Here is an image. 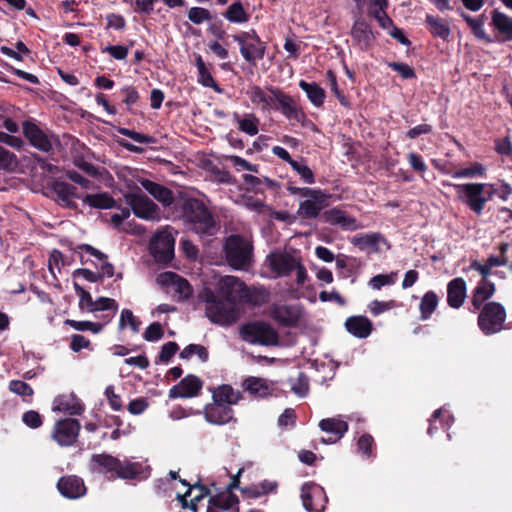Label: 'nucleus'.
<instances>
[{
	"label": "nucleus",
	"mask_w": 512,
	"mask_h": 512,
	"mask_svg": "<svg viewBox=\"0 0 512 512\" xmlns=\"http://www.w3.org/2000/svg\"><path fill=\"white\" fill-rule=\"evenodd\" d=\"M205 304V315L213 323L228 326L239 318V310L234 304L226 302L218 293L206 290L202 295Z\"/></svg>",
	"instance_id": "1"
},
{
	"label": "nucleus",
	"mask_w": 512,
	"mask_h": 512,
	"mask_svg": "<svg viewBox=\"0 0 512 512\" xmlns=\"http://www.w3.org/2000/svg\"><path fill=\"white\" fill-rule=\"evenodd\" d=\"M454 187L458 198L477 216L482 215L485 204L496 192L494 185L490 183L456 184Z\"/></svg>",
	"instance_id": "2"
},
{
	"label": "nucleus",
	"mask_w": 512,
	"mask_h": 512,
	"mask_svg": "<svg viewBox=\"0 0 512 512\" xmlns=\"http://www.w3.org/2000/svg\"><path fill=\"white\" fill-rule=\"evenodd\" d=\"M183 219L198 234L212 235L215 221L207 207L198 199H188L182 206Z\"/></svg>",
	"instance_id": "3"
},
{
	"label": "nucleus",
	"mask_w": 512,
	"mask_h": 512,
	"mask_svg": "<svg viewBox=\"0 0 512 512\" xmlns=\"http://www.w3.org/2000/svg\"><path fill=\"white\" fill-rule=\"evenodd\" d=\"M227 262L234 269H247L252 262L253 246L240 235H230L224 245Z\"/></svg>",
	"instance_id": "4"
},
{
	"label": "nucleus",
	"mask_w": 512,
	"mask_h": 512,
	"mask_svg": "<svg viewBox=\"0 0 512 512\" xmlns=\"http://www.w3.org/2000/svg\"><path fill=\"white\" fill-rule=\"evenodd\" d=\"M505 319L504 307L497 302H489L479 314L478 325L486 335H490L502 330Z\"/></svg>",
	"instance_id": "5"
},
{
	"label": "nucleus",
	"mask_w": 512,
	"mask_h": 512,
	"mask_svg": "<svg viewBox=\"0 0 512 512\" xmlns=\"http://www.w3.org/2000/svg\"><path fill=\"white\" fill-rule=\"evenodd\" d=\"M233 40L240 46L242 57L249 63L261 60L266 52V45L254 30L233 35Z\"/></svg>",
	"instance_id": "6"
},
{
	"label": "nucleus",
	"mask_w": 512,
	"mask_h": 512,
	"mask_svg": "<svg viewBox=\"0 0 512 512\" xmlns=\"http://www.w3.org/2000/svg\"><path fill=\"white\" fill-rule=\"evenodd\" d=\"M175 238L170 228L157 232L150 241V252L159 263H168L174 257Z\"/></svg>",
	"instance_id": "7"
},
{
	"label": "nucleus",
	"mask_w": 512,
	"mask_h": 512,
	"mask_svg": "<svg viewBox=\"0 0 512 512\" xmlns=\"http://www.w3.org/2000/svg\"><path fill=\"white\" fill-rule=\"evenodd\" d=\"M125 199L137 217L145 220H156L159 218L158 206L140 188H136L126 194Z\"/></svg>",
	"instance_id": "8"
},
{
	"label": "nucleus",
	"mask_w": 512,
	"mask_h": 512,
	"mask_svg": "<svg viewBox=\"0 0 512 512\" xmlns=\"http://www.w3.org/2000/svg\"><path fill=\"white\" fill-rule=\"evenodd\" d=\"M243 340L249 343H258L265 346L275 345L278 342L277 332L263 322L251 323L241 328Z\"/></svg>",
	"instance_id": "9"
},
{
	"label": "nucleus",
	"mask_w": 512,
	"mask_h": 512,
	"mask_svg": "<svg viewBox=\"0 0 512 512\" xmlns=\"http://www.w3.org/2000/svg\"><path fill=\"white\" fill-rule=\"evenodd\" d=\"M302 196L307 197L299 205L298 215L302 218L313 219L327 206L328 197L320 190L303 188Z\"/></svg>",
	"instance_id": "10"
},
{
	"label": "nucleus",
	"mask_w": 512,
	"mask_h": 512,
	"mask_svg": "<svg viewBox=\"0 0 512 512\" xmlns=\"http://www.w3.org/2000/svg\"><path fill=\"white\" fill-rule=\"evenodd\" d=\"M271 91L273 93L272 96L274 97V107H272V110H280L289 120L297 122L303 121L305 115L290 95L277 87H271Z\"/></svg>",
	"instance_id": "11"
},
{
	"label": "nucleus",
	"mask_w": 512,
	"mask_h": 512,
	"mask_svg": "<svg viewBox=\"0 0 512 512\" xmlns=\"http://www.w3.org/2000/svg\"><path fill=\"white\" fill-rule=\"evenodd\" d=\"M80 428L79 421L73 418L57 421L54 425L52 438L60 446H71L76 442Z\"/></svg>",
	"instance_id": "12"
},
{
	"label": "nucleus",
	"mask_w": 512,
	"mask_h": 512,
	"mask_svg": "<svg viewBox=\"0 0 512 512\" xmlns=\"http://www.w3.org/2000/svg\"><path fill=\"white\" fill-rule=\"evenodd\" d=\"M245 284L239 278L235 276H225L221 278L218 283L217 292L221 298H224L226 302L234 304L241 303Z\"/></svg>",
	"instance_id": "13"
},
{
	"label": "nucleus",
	"mask_w": 512,
	"mask_h": 512,
	"mask_svg": "<svg viewBox=\"0 0 512 512\" xmlns=\"http://www.w3.org/2000/svg\"><path fill=\"white\" fill-rule=\"evenodd\" d=\"M303 506L310 512H323L327 498L322 487L313 483H305L301 488Z\"/></svg>",
	"instance_id": "14"
},
{
	"label": "nucleus",
	"mask_w": 512,
	"mask_h": 512,
	"mask_svg": "<svg viewBox=\"0 0 512 512\" xmlns=\"http://www.w3.org/2000/svg\"><path fill=\"white\" fill-rule=\"evenodd\" d=\"M22 132L24 137L34 148L45 153H48L52 150L53 145L51 138L33 121H24L22 123Z\"/></svg>",
	"instance_id": "15"
},
{
	"label": "nucleus",
	"mask_w": 512,
	"mask_h": 512,
	"mask_svg": "<svg viewBox=\"0 0 512 512\" xmlns=\"http://www.w3.org/2000/svg\"><path fill=\"white\" fill-rule=\"evenodd\" d=\"M298 260L299 258L283 251L272 252L266 258L271 270L280 277L289 275L297 267Z\"/></svg>",
	"instance_id": "16"
},
{
	"label": "nucleus",
	"mask_w": 512,
	"mask_h": 512,
	"mask_svg": "<svg viewBox=\"0 0 512 512\" xmlns=\"http://www.w3.org/2000/svg\"><path fill=\"white\" fill-rule=\"evenodd\" d=\"M206 512H239V499L229 490L210 496Z\"/></svg>",
	"instance_id": "17"
},
{
	"label": "nucleus",
	"mask_w": 512,
	"mask_h": 512,
	"mask_svg": "<svg viewBox=\"0 0 512 512\" xmlns=\"http://www.w3.org/2000/svg\"><path fill=\"white\" fill-rule=\"evenodd\" d=\"M156 282L162 287H172L179 300L188 299L192 294L189 282L174 272L160 273L156 278Z\"/></svg>",
	"instance_id": "18"
},
{
	"label": "nucleus",
	"mask_w": 512,
	"mask_h": 512,
	"mask_svg": "<svg viewBox=\"0 0 512 512\" xmlns=\"http://www.w3.org/2000/svg\"><path fill=\"white\" fill-rule=\"evenodd\" d=\"M321 217L325 223L339 226L346 231H355L364 227L356 218L337 208L326 210Z\"/></svg>",
	"instance_id": "19"
},
{
	"label": "nucleus",
	"mask_w": 512,
	"mask_h": 512,
	"mask_svg": "<svg viewBox=\"0 0 512 512\" xmlns=\"http://www.w3.org/2000/svg\"><path fill=\"white\" fill-rule=\"evenodd\" d=\"M180 481L183 485L189 487L185 494H177V500L181 504V507L183 509H190L193 512H198V503L209 494L208 488L200 484L191 486L186 480Z\"/></svg>",
	"instance_id": "20"
},
{
	"label": "nucleus",
	"mask_w": 512,
	"mask_h": 512,
	"mask_svg": "<svg viewBox=\"0 0 512 512\" xmlns=\"http://www.w3.org/2000/svg\"><path fill=\"white\" fill-rule=\"evenodd\" d=\"M51 189L56 196L55 200L65 208L75 209L77 205L74 200L82 198V193L75 186L63 181H54Z\"/></svg>",
	"instance_id": "21"
},
{
	"label": "nucleus",
	"mask_w": 512,
	"mask_h": 512,
	"mask_svg": "<svg viewBox=\"0 0 512 512\" xmlns=\"http://www.w3.org/2000/svg\"><path fill=\"white\" fill-rule=\"evenodd\" d=\"M203 382L195 375L184 377L169 390L170 398H188L196 396L202 389Z\"/></svg>",
	"instance_id": "22"
},
{
	"label": "nucleus",
	"mask_w": 512,
	"mask_h": 512,
	"mask_svg": "<svg viewBox=\"0 0 512 512\" xmlns=\"http://www.w3.org/2000/svg\"><path fill=\"white\" fill-rule=\"evenodd\" d=\"M57 488L64 497L70 499L80 498L86 493L83 480L75 475L61 477Z\"/></svg>",
	"instance_id": "23"
},
{
	"label": "nucleus",
	"mask_w": 512,
	"mask_h": 512,
	"mask_svg": "<svg viewBox=\"0 0 512 512\" xmlns=\"http://www.w3.org/2000/svg\"><path fill=\"white\" fill-rule=\"evenodd\" d=\"M204 417L211 424L224 425L233 419V410L228 405L212 402L205 406Z\"/></svg>",
	"instance_id": "24"
},
{
	"label": "nucleus",
	"mask_w": 512,
	"mask_h": 512,
	"mask_svg": "<svg viewBox=\"0 0 512 512\" xmlns=\"http://www.w3.org/2000/svg\"><path fill=\"white\" fill-rule=\"evenodd\" d=\"M53 411L80 415L84 411V405L73 393L62 394L54 399Z\"/></svg>",
	"instance_id": "25"
},
{
	"label": "nucleus",
	"mask_w": 512,
	"mask_h": 512,
	"mask_svg": "<svg viewBox=\"0 0 512 512\" xmlns=\"http://www.w3.org/2000/svg\"><path fill=\"white\" fill-rule=\"evenodd\" d=\"M271 87L272 86H268L266 89H263L258 85H252L249 87L246 94L251 103L260 107L262 111L272 110V107H274V97L272 96Z\"/></svg>",
	"instance_id": "26"
},
{
	"label": "nucleus",
	"mask_w": 512,
	"mask_h": 512,
	"mask_svg": "<svg viewBox=\"0 0 512 512\" xmlns=\"http://www.w3.org/2000/svg\"><path fill=\"white\" fill-rule=\"evenodd\" d=\"M243 387L252 396L257 398H265L273 394L274 384L267 379L250 376L243 382Z\"/></svg>",
	"instance_id": "27"
},
{
	"label": "nucleus",
	"mask_w": 512,
	"mask_h": 512,
	"mask_svg": "<svg viewBox=\"0 0 512 512\" xmlns=\"http://www.w3.org/2000/svg\"><path fill=\"white\" fill-rule=\"evenodd\" d=\"M272 317L279 323L292 326L301 318V308L298 305H276L272 309Z\"/></svg>",
	"instance_id": "28"
},
{
	"label": "nucleus",
	"mask_w": 512,
	"mask_h": 512,
	"mask_svg": "<svg viewBox=\"0 0 512 512\" xmlns=\"http://www.w3.org/2000/svg\"><path fill=\"white\" fill-rule=\"evenodd\" d=\"M351 36L362 50L368 49L374 40L369 24L363 19H357L354 22L351 29Z\"/></svg>",
	"instance_id": "29"
},
{
	"label": "nucleus",
	"mask_w": 512,
	"mask_h": 512,
	"mask_svg": "<svg viewBox=\"0 0 512 512\" xmlns=\"http://www.w3.org/2000/svg\"><path fill=\"white\" fill-rule=\"evenodd\" d=\"M345 327L353 336L364 339L372 332V322L365 316H351L346 319Z\"/></svg>",
	"instance_id": "30"
},
{
	"label": "nucleus",
	"mask_w": 512,
	"mask_h": 512,
	"mask_svg": "<svg viewBox=\"0 0 512 512\" xmlns=\"http://www.w3.org/2000/svg\"><path fill=\"white\" fill-rule=\"evenodd\" d=\"M466 298V283L463 278H455L447 286V302L452 308H459Z\"/></svg>",
	"instance_id": "31"
},
{
	"label": "nucleus",
	"mask_w": 512,
	"mask_h": 512,
	"mask_svg": "<svg viewBox=\"0 0 512 512\" xmlns=\"http://www.w3.org/2000/svg\"><path fill=\"white\" fill-rule=\"evenodd\" d=\"M141 186L152 195L157 201L162 203L164 206H170L174 202L173 192L165 186L143 179L140 181Z\"/></svg>",
	"instance_id": "32"
},
{
	"label": "nucleus",
	"mask_w": 512,
	"mask_h": 512,
	"mask_svg": "<svg viewBox=\"0 0 512 512\" xmlns=\"http://www.w3.org/2000/svg\"><path fill=\"white\" fill-rule=\"evenodd\" d=\"M92 469L99 473L115 474L119 459L109 454H93L91 457Z\"/></svg>",
	"instance_id": "33"
},
{
	"label": "nucleus",
	"mask_w": 512,
	"mask_h": 512,
	"mask_svg": "<svg viewBox=\"0 0 512 512\" xmlns=\"http://www.w3.org/2000/svg\"><path fill=\"white\" fill-rule=\"evenodd\" d=\"M269 301V293L260 287H247L245 285L243 297L240 304L261 306Z\"/></svg>",
	"instance_id": "34"
},
{
	"label": "nucleus",
	"mask_w": 512,
	"mask_h": 512,
	"mask_svg": "<svg viewBox=\"0 0 512 512\" xmlns=\"http://www.w3.org/2000/svg\"><path fill=\"white\" fill-rule=\"evenodd\" d=\"M212 398L213 402L231 407V405L238 403L241 395L240 392L235 391L230 385H222L215 389Z\"/></svg>",
	"instance_id": "35"
},
{
	"label": "nucleus",
	"mask_w": 512,
	"mask_h": 512,
	"mask_svg": "<svg viewBox=\"0 0 512 512\" xmlns=\"http://www.w3.org/2000/svg\"><path fill=\"white\" fill-rule=\"evenodd\" d=\"M319 427L327 433L333 434L335 437L329 439V442L333 443L340 439L344 433L348 430V424L338 418H327L323 419L319 423Z\"/></svg>",
	"instance_id": "36"
},
{
	"label": "nucleus",
	"mask_w": 512,
	"mask_h": 512,
	"mask_svg": "<svg viewBox=\"0 0 512 512\" xmlns=\"http://www.w3.org/2000/svg\"><path fill=\"white\" fill-rule=\"evenodd\" d=\"M84 204L96 209H110L115 207V200L108 193L83 194Z\"/></svg>",
	"instance_id": "37"
},
{
	"label": "nucleus",
	"mask_w": 512,
	"mask_h": 512,
	"mask_svg": "<svg viewBox=\"0 0 512 512\" xmlns=\"http://www.w3.org/2000/svg\"><path fill=\"white\" fill-rule=\"evenodd\" d=\"M491 22L494 28L505 35L508 40H512V18L506 14L493 10L491 13Z\"/></svg>",
	"instance_id": "38"
},
{
	"label": "nucleus",
	"mask_w": 512,
	"mask_h": 512,
	"mask_svg": "<svg viewBox=\"0 0 512 512\" xmlns=\"http://www.w3.org/2000/svg\"><path fill=\"white\" fill-rule=\"evenodd\" d=\"M222 15L231 23L243 24L248 22L250 19V14L244 9L240 1L229 5Z\"/></svg>",
	"instance_id": "39"
},
{
	"label": "nucleus",
	"mask_w": 512,
	"mask_h": 512,
	"mask_svg": "<svg viewBox=\"0 0 512 512\" xmlns=\"http://www.w3.org/2000/svg\"><path fill=\"white\" fill-rule=\"evenodd\" d=\"M494 291V284L484 278L475 288L472 296V304L475 309H479L484 301L493 295Z\"/></svg>",
	"instance_id": "40"
},
{
	"label": "nucleus",
	"mask_w": 512,
	"mask_h": 512,
	"mask_svg": "<svg viewBox=\"0 0 512 512\" xmlns=\"http://www.w3.org/2000/svg\"><path fill=\"white\" fill-rule=\"evenodd\" d=\"M117 466L114 476L122 479H134L142 473L143 469L140 463L129 460L121 461L119 459V465Z\"/></svg>",
	"instance_id": "41"
},
{
	"label": "nucleus",
	"mask_w": 512,
	"mask_h": 512,
	"mask_svg": "<svg viewBox=\"0 0 512 512\" xmlns=\"http://www.w3.org/2000/svg\"><path fill=\"white\" fill-rule=\"evenodd\" d=\"M195 65L198 70V80L199 82L205 86L212 88L215 92L221 93L222 89L217 85L214 78L212 77L210 71L206 67L202 57L198 55L195 59Z\"/></svg>",
	"instance_id": "42"
},
{
	"label": "nucleus",
	"mask_w": 512,
	"mask_h": 512,
	"mask_svg": "<svg viewBox=\"0 0 512 512\" xmlns=\"http://www.w3.org/2000/svg\"><path fill=\"white\" fill-rule=\"evenodd\" d=\"M426 23L429 27L430 32L434 36L442 38L444 40L448 39L450 35V28L445 20L434 17L432 15H427Z\"/></svg>",
	"instance_id": "43"
},
{
	"label": "nucleus",
	"mask_w": 512,
	"mask_h": 512,
	"mask_svg": "<svg viewBox=\"0 0 512 512\" xmlns=\"http://www.w3.org/2000/svg\"><path fill=\"white\" fill-rule=\"evenodd\" d=\"M299 87L306 92L309 100L315 106H321L323 104L325 99V92L319 85L301 80Z\"/></svg>",
	"instance_id": "44"
},
{
	"label": "nucleus",
	"mask_w": 512,
	"mask_h": 512,
	"mask_svg": "<svg viewBox=\"0 0 512 512\" xmlns=\"http://www.w3.org/2000/svg\"><path fill=\"white\" fill-rule=\"evenodd\" d=\"M381 238V235L378 233L358 234L352 238L351 243L358 247L360 250H365L369 247L377 249L379 240Z\"/></svg>",
	"instance_id": "45"
},
{
	"label": "nucleus",
	"mask_w": 512,
	"mask_h": 512,
	"mask_svg": "<svg viewBox=\"0 0 512 512\" xmlns=\"http://www.w3.org/2000/svg\"><path fill=\"white\" fill-rule=\"evenodd\" d=\"M438 305V297L433 291L424 294L420 302L421 318L428 319Z\"/></svg>",
	"instance_id": "46"
},
{
	"label": "nucleus",
	"mask_w": 512,
	"mask_h": 512,
	"mask_svg": "<svg viewBox=\"0 0 512 512\" xmlns=\"http://www.w3.org/2000/svg\"><path fill=\"white\" fill-rule=\"evenodd\" d=\"M197 355L202 362H206L209 357L208 350L199 344H189L180 352V358L189 359Z\"/></svg>",
	"instance_id": "47"
},
{
	"label": "nucleus",
	"mask_w": 512,
	"mask_h": 512,
	"mask_svg": "<svg viewBox=\"0 0 512 512\" xmlns=\"http://www.w3.org/2000/svg\"><path fill=\"white\" fill-rule=\"evenodd\" d=\"M258 125L259 120L254 114H247L244 118L238 119L239 129L250 136H254L258 133Z\"/></svg>",
	"instance_id": "48"
},
{
	"label": "nucleus",
	"mask_w": 512,
	"mask_h": 512,
	"mask_svg": "<svg viewBox=\"0 0 512 512\" xmlns=\"http://www.w3.org/2000/svg\"><path fill=\"white\" fill-rule=\"evenodd\" d=\"M141 321L133 315L129 309H123L119 320V329L123 330L129 326L134 333L139 332Z\"/></svg>",
	"instance_id": "49"
},
{
	"label": "nucleus",
	"mask_w": 512,
	"mask_h": 512,
	"mask_svg": "<svg viewBox=\"0 0 512 512\" xmlns=\"http://www.w3.org/2000/svg\"><path fill=\"white\" fill-rule=\"evenodd\" d=\"M18 164L16 155L0 146V169L13 171L17 168Z\"/></svg>",
	"instance_id": "50"
},
{
	"label": "nucleus",
	"mask_w": 512,
	"mask_h": 512,
	"mask_svg": "<svg viewBox=\"0 0 512 512\" xmlns=\"http://www.w3.org/2000/svg\"><path fill=\"white\" fill-rule=\"evenodd\" d=\"M463 19L466 21L468 26L472 29L473 34L480 39H487L486 33L484 30V20L483 17L472 18L471 16L462 13Z\"/></svg>",
	"instance_id": "51"
},
{
	"label": "nucleus",
	"mask_w": 512,
	"mask_h": 512,
	"mask_svg": "<svg viewBox=\"0 0 512 512\" xmlns=\"http://www.w3.org/2000/svg\"><path fill=\"white\" fill-rule=\"evenodd\" d=\"M485 173V168L480 163H473L468 168L456 170L453 174V178H467L474 176H482Z\"/></svg>",
	"instance_id": "52"
},
{
	"label": "nucleus",
	"mask_w": 512,
	"mask_h": 512,
	"mask_svg": "<svg viewBox=\"0 0 512 512\" xmlns=\"http://www.w3.org/2000/svg\"><path fill=\"white\" fill-rule=\"evenodd\" d=\"M188 19L194 24H202L205 21L212 19L208 9L202 7H192L188 11Z\"/></svg>",
	"instance_id": "53"
},
{
	"label": "nucleus",
	"mask_w": 512,
	"mask_h": 512,
	"mask_svg": "<svg viewBox=\"0 0 512 512\" xmlns=\"http://www.w3.org/2000/svg\"><path fill=\"white\" fill-rule=\"evenodd\" d=\"M8 388L12 393L21 397H31L34 393L32 387L21 380L10 381Z\"/></svg>",
	"instance_id": "54"
},
{
	"label": "nucleus",
	"mask_w": 512,
	"mask_h": 512,
	"mask_svg": "<svg viewBox=\"0 0 512 512\" xmlns=\"http://www.w3.org/2000/svg\"><path fill=\"white\" fill-rule=\"evenodd\" d=\"M290 166L301 176L307 184H313L314 174L312 170L303 161H293Z\"/></svg>",
	"instance_id": "55"
},
{
	"label": "nucleus",
	"mask_w": 512,
	"mask_h": 512,
	"mask_svg": "<svg viewBox=\"0 0 512 512\" xmlns=\"http://www.w3.org/2000/svg\"><path fill=\"white\" fill-rule=\"evenodd\" d=\"M309 389L308 378L304 373H299L296 379H291V390L298 396H305Z\"/></svg>",
	"instance_id": "56"
},
{
	"label": "nucleus",
	"mask_w": 512,
	"mask_h": 512,
	"mask_svg": "<svg viewBox=\"0 0 512 512\" xmlns=\"http://www.w3.org/2000/svg\"><path fill=\"white\" fill-rule=\"evenodd\" d=\"M74 289L80 298V301H79L80 308H82V309L87 308L89 311H92L93 306H95V304H94L95 301L92 299V296L90 295V293L88 291H86L85 289H83L77 283L74 284Z\"/></svg>",
	"instance_id": "57"
},
{
	"label": "nucleus",
	"mask_w": 512,
	"mask_h": 512,
	"mask_svg": "<svg viewBox=\"0 0 512 512\" xmlns=\"http://www.w3.org/2000/svg\"><path fill=\"white\" fill-rule=\"evenodd\" d=\"M95 306H93L92 311H104V310H113V314H115L118 310V304L112 298L100 297L94 302ZM114 315H112L113 317Z\"/></svg>",
	"instance_id": "58"
},
{
	"label": "nucleus",
	"mask_w": 512,
	"mask_h": 512,
	"mask_svg": "<svg viewBox=\"0 0 512 512\" xmlns=\"http://www.w3.org/2000/svg\"><path fill=\"white\" fill-rule=\"evenodd\" d=\"M164 335L162 326L158 322L150 324L145 330L143 337L146 341L154 342L160 340Z\"/></svg>",
	"instance_id": "59"
},
{
	"label": "nucleus",
	"mask_w": 512,
	"mask_h": 512,
	"mask_svg": "<svg viewBox=\"0 0 512 512\" xmlns=\"http://www.w3.org/2000/svg\"><path fill=\"white\" fill-rule=\"evenodd\" d=\"M121 135H124L126 137H129L130 139L134 140L135 142L142 143V144H150L154 143L155 139L149 135L142 134L139 132H136L134 130H130L127 128H121L119 130Z\"/></svg>",
	"instance_id": "60"
},
{
	"label": "nucleus",
	"mask_w": 512,
	"mask_h": 512,
	"mask_svg": "<svg viewBox=\"0 0 512 512\" xmlns=\"http://www.w3.org/2000/svg\"><path fill=\"white\" fill-rule=\"evenodd\" d=\"M66 177L74 182L75 184H78L81 186V188L85 190H90L94 188V183L90 181L89 179L82 176L80 173H78L75 170H69L66 172Z\"/></svg>",
	"instance_id": "61"
},
{
	"label": "nucleus",
	"mask_w": 512,
	"mask_h": 512,
	"mask_svg": "<svg viewBox=\"0 0 512 512\" xmlns=\"http://www.w3.org/2000/svg\"><path fill=\"white\" fill-rule=\"evenodd\" d=\"M23 423L29 428L36 429L42 425V417L37 411L30 410L23 414L22 416Z\"/></svg>",
	"instance_id": "62"
},
{
	"label": "nucleus",
	"mask_w": 512,
	"mask_h": 512,
	"mask_svg": "<svg viewBox=\"0 0 512 512\" xmlns=\"http://www.w3.org/2000/svg\"><path fill=\"white\" fill-rule=\"evenodd\" d=\"M396 306V302L394 300L390 301H378L374 300L370 303L369 308L371 313L374 316H377L385 311H388Z\"/></svg>",
	"instance_id": "63"
},
{
	"label": "nucleus",
	"mask_w": 512,
	"mask_h": 512,
	"mask_svg": "<svg viewBox=\"0 0 512 512\" xmlns=\"http://www.w3.org/2000/svg\"><path fill=\"white\" fill-rule=\"evenodd\" d=\"M178 349L179 346L176 342L170 341L165 343L159 353V360L165 363L169 362L170 359L176 354Z\"/></svg>",
	"instance_id": "64"
}]
</instances>
